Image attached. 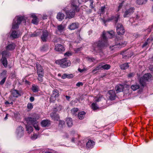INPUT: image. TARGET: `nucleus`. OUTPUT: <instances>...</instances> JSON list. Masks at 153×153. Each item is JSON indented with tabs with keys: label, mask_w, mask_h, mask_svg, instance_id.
I'll return each mask as SVG.
<instances>
[{
	"label": "nucleus",
	"mask_w": 153,
	"mask_h": 153,
	"mask_svg": "<svg viewBox=\"0 0 153 153\" xmlns=\"http://www.w3.org/2000/svg\"><path fill=\"white\" fill-rule=\"evenodd\" d=\"M114 35V33L113 31L105 32L103 31L101 35L100 40L97 42H95L93 45L94 50L97 53L102 52V50L108 45V38H112Z\"/></svg>",
	"instance_id": "nucleus-1"
},
{
	"label": "nucleus",
	"mask_w": 153,
	"mask_h": 153,
	"mask_svg": "<svg viewBox=\"0 0 153 153\" xmlns=\"http://www.w3.org/2000/svg\"><path fill=\"white\" fill-rule=\"evenodd\" d=\"M121 41L120 38L117 37L115 39V44L110 47V50L111 51H115L119 48L125 46L126 44V42H124V43H123Z\"/></svg>",
	"instance_id": "nucleus-2"
},
{
	"label": "nucleus",
	"mask_w": 153,
	"mask_h": 153,
	"mask_svg": "<svg viewBox=\"0 0 153 153\" xmlns=\"http://www.w3.org/2000/svg\"><path fill=\"white\" fill-rule=\"evenodd\" d=\"M55 63L56 64L59 65L62 68H65L70 66L71 65V62L66 58L56 60L55 61Z\"/></svg>",
	"instance_id": "nucleus-3"
},
{
	"label": "nucleus",
	"mask_w": 153,
	"mask_h": 153,
	"mask_svg": "<svg viewBox=\"0 0 153 153\" xmlns=\"http://www.w3.org/2000/svg\"><path fill=\"white\" fill-rule=\"evenodd\" d=\"M36 68L37 70V74L38 75L37 79L40 82H42L43 81L44 76V71L42 67L39 64H36Z\"/></svg>",
	"instance_id": "nucleus-4"
},
{
	"label": "nucleus",
	"mask_w": 153,
	"mask_h": 153,
	"mask_svg": "<svg viewBox=\"0 0 153 153\" xmlns=\"http://www.w3.org/2000/svg\"><path fill=\"white\" fill-rule=\"evenodd\" d=\"M152 77V75L150 73L146 74L143 77L140 78V83L142 86L144 87L146 85V82L151 79Z\"/></svg>",
	"instance_id": "nucleus-5"
},
{
	"label": "nucleus",
	"mask_w": 153,
	"mask_h": 153,
	"mask_svg": "<svg viewBox=\"0 0 153 153\" xmlns=\"http://www.w3.org/2000/svg\"><path fill=\"white\" fill-rule=\"evenodd\" d=\"M25 19L24 16H17L13 20L12 24V28L13 29H17L19 27V25L21 22L25 21Z\"/></svg>",
	"instance_id": "nucleus-6"
},
{
	"label": "nucleus",
	"mask_w": 153,
	"mask_h": 153,
	"mask_svg": "<svg viewBox=\"0 0 153 153\" xmlns=\"http://www.w3.org/2000/svg\"><path fill=\"white\" fill-rule=\"evenodd\" d=\"M117 33L119 35H123L125 33V30L123 24L121 23H117L116 25Z\"/></svg>",
	"instance_id": "nucleus-7"
},
{
	"label": "nucleus",
	"mask_w": 153,
	"mask_h": 153,
	"mask_svg": "<svg viewBox=\"0 0 153 153\" xmlns=\"http://www.w3.org/2000/svg\"><path fill=\"white\" fill-rule=\"evenodd\" d=\"M120 19V15L117 14L115 16H112L108 18L104 22L105 23V22H108L110 21L114 20V23L116 25L117 24L118 20H119Z\"/></svg>",
	"instance_id": "nucleus-8"
},
{
	"label": "nucleus",
	"mask_w": 153,
	"mask_h": 153,
	"mask_svg": "<svg viewBox=\"0 0 153 153\" xmlns=\"http://www.w3.org/2000/svg\"><path fill=\"white\" fill-rule=\"evenodd\" d=\"M57 111V109L55 108L54 111L50 114V117L54 121H58L59 119V114H56Z\"/></svg>",
	"instance_id": "nucleus-9"
},
{
	"label": "nucleus",
	"mask_w": 153,
	"mask_h": 153,
	"mask_svg": "<svg viewBox=\"0 0 153 153\" xmlns=\"http://www.w3.org/2000/svg\"><path fill=\"white\" fill-rule=\"evenodd\" d=\"M24 128L21 126H19L16 129V133L17 136L19 137H22L24 134Z\"/></svg>",
	"instance_id": "nucleus-10"
},
{
	"label": "nucleus",
	"mask_w": 153,
	"mask_h": 153,
	"mask_svg": "<svg viewBox=\"0 0 153 153\" xmlns=\"http://www.w3.org/2000/svg\"><path fill=\"white\" fill-rule=\"evenodd\" d=\"M57 29L56 30V33L59 35H60L63 33L65 27L62 24L58 25L57 26Z\"/></svg>",
	"instance_id": "nucleus-11"
},
{
	"label": "nucleus",
	"mask_w": 153,
	"mask_h": 153,
	"mask_svg": "<svg viewBox=\"0 0 153 153\" xmlns=\"http://www.w3.org/2000/svg\"><path fill=\"white\" fill-rule=\"evenodd\" d=\"M135 8L134 7H131L126 10L124 13L123 17L124 18L129 17L131 14H132L134 12Z\"/></svg>",
	"instance_id": "nucleus-12"
},
{
	"label": "nucleus",
	"mask_w": 153,
	"mask_h": 153,
	"mask_svg": "<svg viewBox=\"0 0 153 153\" xmlns=\"http://www.w3.org/2000/svg\"><path fill=\"white\" fill-rule=\"evenodd\" d=\"M108 93L109 95V97L110 100H115L116 95L114 90H109L108 91Z\"/></svg>",
	"instance_id": "nucleus-13"
},
{
	"label": "nucleus",
	"mask_w": 153,
	"mask_h": 153,
	"mask_svg": "<svg viewBox=\"0 0 153 153\" xmlns=\"http://www.w3.org/2000/svg\"><path fill=\"white\" fill-rule=\"evenodd\" d=\"M48 35V32L47 30H45L42 31L41 38L43 42H45L47 41Z\"/></svg>",
	"instance_id": "nucleus-14"
},
{
	"label": "nucleus",
	"mask_w": 153,
	"mask_h": 153,
	"mask_svg": "<svg viewBox=\"0 0 153 153\" xmlns=\"http://www.w3.org/2000/svg\"><path fill=\"white\" fill-rule=\"evenodd\" d=\"M65 12L66 17L69 19L73 18L75 14V12L74 10L65 11Z\"/></svg>",
	"instance_id": "nucleus-15"
},
{
	"label": "nucleus",
	"mask_w": 153,
	"mask_h": 153,
	"mask_svg": "<svg viewBox=\"0 0 153 153\" xmlns=\"http://www.w3.org/2000/svg\"><path fill=\"white\" fill-rule=\"evenodd\" d=\"M79 2V0H72L71 3L72 7L74 8L76 12H78L79 10L78 7Z\"/></svg>",
	"instance_id": "nucleus-16"
},
{
	"label": "nucleus",
	"mask_w": 153,
	"mask_h": 153,
	"mask_svg": "<svg viewBox=\"0 0 153 153\" xmlns=\"http://www.w3.org/2000/svg\"><path fill=\"white\" fill-rule=\"evenodd\" d=\"M25 120L28 124H35L36 121V118L35 117H27L25 118Z\"/></svg>",
	"instance_id": "nucleus-17"
},
{
	"label": "nucleus",
	"mask_w": 153,
	"mask_h": 153,
	"mask_svg": "<svg viewBox=\"0 0 153 153\" xmlns=\"http://www.w3.org/2000/svg\"><path fill=\"white\" fill-rule=\"evenodd\" d=\"M10 92L11 95L14 97L17 98L21 95V92L17 90L12 89Z\"/></svg>",
	"instance_id": "nucleus-18"
},
{
	"label": "nucleus",
	"mask_w": 153,
	"mask_h": 153,
	"mask_svg": "<svg viewBox=\"0 0 153 153\" xmlns=\"http://www.w3.org/2000/svg\"><path fill=\"white\" fill-rule=\"evenodd\" d=\"M55 50L58 52H62L65 50V47L62 45L60 44H57L55 45Z\"/></svg>",
	"instance_id": "nucleus-19"
},
{
	"label": "nucleus",
	"mask_w": 153,
	"mask_h": 153,
	"mask_svg": "<svg viewBox=\"0 0 153 153\" xmlns=\"http://www.w3.org/2000/svg\"><path fill=\"white\" fill-rule=\"evenodd\" d=\"M59 96L58 91L57 90H54L53 91V94L50 98V100L51 101L52 100L54 101L56 99V98Z\"/></svg>",
	"instance_id": "nucleus-20"
},
{
	"label": "nucleus",
	"mask_w": 153,
	"mask_h": 153,
	"mask_svg": "<svg viewBox=\"0 0 153 153\" xmlns=\"http://www.w3.org/2000/svg\"><path fill=\"white\" fill-rule=\"evenodd\" d=\"M95 145V142L92 140H89L86 144V147L88 148H92Z\"/></svg>",
	"instance_id": "nucleus-21"
},
{
	"label": "nucleus",
	"mask_w": 153,
	"mask_h": 153,
	"mask_svg": "<svg viewBox=\"0 0 153 153\" xmlns=\"http://www.w3.org/2000/svg\"><path fill=\"white\" fill-rule=\"evenodd\" d=\"M16 44L14 43L8 45L6 47V49L8 51H12L15 48Z\"/></svg>",
	"instance_id": "nucleus-22"
},
{
	"label": "nucleus",
	"mask_w": 153,
	"mask_h": 153,
	"mask_svg": "<svg viewBox=\"0 0 153 153\" xmlns=\"http://www.w3.org/2000/svg\"><path fill=\"white\" fill-rule=\"evenodd\" d=\"M8 50H4L1 53L2 58H6L8 57L10 55V53L7 51Z\"/></svg>",
	"instance_id": "nucleus-23"
},
{
	"label": "nucleus",
	"mask_w": 153,
	"mask_h": 153,
	"mask_svg": "<svg viewBox=\"0 0 153 153\" xmlns=\"http://www.w3.org/2000/svg\"><path fill=\"white\" fill-rule=\"evenodd\" d=\"M123 85L121 84L117 85L115 88V89L117 92L123 91Z\"/></svg>",
	"instance_id": "nucleus-24"
},
{
	"label": "nucleus",
	"mask_w": 153,
	"mask_h": 153,
	"mask_svg": "<svg viewBox=\"0 0 153 153\" xmlns=\"http://www.w3.org/2000/svg\"><path fill=\"white\" fill-rule=\"evenodd\" d=\"M31 17L33 18L31 22L35 25L37 24L39 22L38 18L34 14L32 15Z\"/></svg>",
	"instance_id": "nucleus-25"
},
{
	"label": "nucleus",
	"mask_w": 153,
	"mask_h": 153,
	"mask_svg": "<svg viewBox=\"0 0 153 153\" xmlns=\"http://www.w3.org/2000/svg\"><path fill=\"white\" fill-rule=\"evenodd\" d=\"M86 113L83 111H82L79 112L77 117L80 120L83 119L85 116Z\"/></svg>",
	"instance_id": "nucleus-26"
},
{
	"label": "nucleus",
	"mask_w": 153,
	"mask_h": 153,
	"mask_svg": "<svg viewBox=\"0 0 153 153\" xmlns=\"http://www.w3.org/2000/svg\"><path fill=\"white\" fill-rule=\"evenodd\" d=\"M78 27V24L76 23H72L69 26V28L71 30H74Z\"/></svg>",
	"instance_id": "nucleus-27"
},
{
	"label": "nucleus",
	"mask_w": 153,
	"mask_h": 153,
	"mask_svg": "<svg viewBox=\"0 0 153 153\" xmlns=\"http://www.w3.org/2000/svg\"><path fill=\"white\" fill-rule=\"evenodd\" d=\"M65 17L64 14L62 12L59 13L57 16L56 18L59 21H62Z\"/></svg>",
	"instance_id": "nucleus-28"
},
{
	"label": "nucleus",
	"mask_w": 153,
	"mask_h": 153,
	"mask_svg": "<svg viewBox=\"0 0 153 153\" xmlns=\"http://www.w3.org/2000/svg\"><path fill=\"white\" fill-rule=\"evenodd\" d=\"M10 36H12L13 39L18 38L19 36V34L16 30H13L12 31L10 34Z\"/></svg>",
	"instance_id": "nucleus-29"
},
{
	"label": "nucleus",
	"mask_w": 153,
	"mask_h": 153,
	"mask_svg": "<svg viewBox=\"0 0 153 153\" xmlns=\"http://www.w3.org/2000/svg\"><path fill=\"white\" fill-rule=\"evenodd\" d=\"M140 88V86L138 83H136L131 86V88L133 91H136L139 89Z\"/></svg>",
	"instance_id": "nucleus-30"
},
{
	"label": "nucleus",
	"mask_w": 153,
	"mask_h": 153,
	"mask_svg": "<svg viewBox=\"0 0 153 153\" xmlns=\"http://www.w3.org/2000/svg\"><path fill=\"white\" fill-rule=\"evenodd\" d=\"M120 66L122 70H125L129 68V65L128 63H126L121 65Z\"/></svg>",
	"instance_id": "nucleus-31"
},
{
	"label": "nucleus",
	"mask_w": 153,
	"mask_h": 153,
	"mask_svg": "<svg viewBox=\"0 0 153 153\" xmlns=\"http://www.w3.org/2000/svg\"><path fill=\"white\" fill-rule=\"evenodd\" d=\"M1 61L5 68L7 67V61L6 58H2L1 57Z\"/></svg>",
	"instance_id": "nucleus-32"
},
{
	"label": "nucleus",
	"mask_w": 153,
	"mask_h": 153,
	"mask_svg": "<svg viewBox=\"0 0 153 153\" xmlns=\"http://www.w3.org/2000/svg\"><path fill=\"white\" fill-rule=\"evenodd\" d=\"M101 68L104 70H108L111 68V65L108 64H105L103 65V63L101 62Z\"/></svg>",
	"instance_id": "nucleus-33"
},
{
	"label": "nucleus",
	"mask_w": 153,
	"mask_h": 153,
	"mask_svg": "<svg viewBox=\"0 0 153 153\" xmlns=\"http://www.w3.org/2000/svg\"><path fill=\"white\" fill-rule=\"evenodd\" d=\"M26 127L28 133H30L33 131V126L30 125H26Z\"/></svg>",
	"instance_id": "nucleus-34"
},
{
	"label": "nucleus",
	"mask_w": 153,
	"mask_h": 153,
	"mask_svg": "<svg viewBox=\"0 0 153 153\" xmlns=\"http://www.w3.org/2000/svg\"><path fill=\"white\" fill-rule=\"evenodd\" d=\"M49 49L48 46L47 44L43 45L40 48L41 51L43 52L47 51Z\"/></svg>",
	"instance_id": "nucleus-35"
},
{
	"label": "nucleus",
	"mask_w": 153,
	"mask_h": 153,
	"mask_svg": "<svg viewBox=\"0 0 153 153\" xmlns=\"http://www.w3.org/2000/svg\"><path fill=\"white\" fill-rule=\"evenodd\" d=\"M39 87L35 84L32 85V90L34 92H36L38 91Z\"/></svg>",
	"instance_id": "nucleus-36"
},
{
	"label": "nucleus",
	"mask_w": 153,
	"mask_h": 153,
	"mask_svg": "<svg viewBox=\"0 0 153 153\" xmlns=\"http://www.w3.org/2000/svg\"><path fill=\"white\" fill-rule=\"evenodd\" d=\"M53 41L54 43L59 42L60 43H62L63 41L60 38L55 37L53 39Z\"/></svg>",
	"instance_id": "nucleus-37"
},
{
	"label": "nucleus",
	"mask_w": 153,
	"mask_h": 153,
	"mask_svg": "<svg viewBox=\"0 0 153 153\" xmlns=\"http://www.w3.org/2000/svg\"><path fill=\"white\" fill-rule=\"evenodd\" d=\"M101 64L100 63L92 71V72L93 73L95 71L101 69Z\"/></svg>",
	"instance_id": "nucleus-38"
},
{
	"label": "nucleus",
	"mask_w": 153,
	"mask_h": 153,
	"mask_svg": "<svg viewBox=\"0 0 153 153\" xmlns=\"http://www.w3.org/2000/svg\"><path fill=\"white\" fill-rule=\"evenodd\" d=\"M65 122L67 124H72V120L71 118H67L66 119Z\"/></svg>",
	"instance_id": "nucleus-39"
},
{
	"label": "nucleus",
	"mask_w": 153,
	"mask_h": 153,
	"mask_svg": "<svg viewBox=\"0 0 153 153\" xmlns=\"http://www.w3.org/2000/svg\"><path fill=\"white\" fill-rule=\"evenodd\" d=\"M50 124V120L48 119L43 120L41 123V124Z\"/></svg>",
	"instance_id": "nucleus-40"
},
{
	"label": "nucleus",
	"mask_w": 153,
	"mask_h": 153,
	"mask_svg": "<svg viewBox=\"0 0 153 153\" xmlns=\"http://www.w3.org/2000/svg\"><path fill=\"white\" fill-rule=\"evenodd\" d=\"M91 107V108L94 111L99 109V108L97 106V104L94 103L92 104Z\"/></svg>",
	"instance_id": "nucleus-41"
},
{
	"label": "nucleus",
	"mask_w": 153,
	"mask_h": 153,
	"mask_svg": "<svg viewBox=\"0 0 153 153\" xmlns=\"http://www.w3.org/2000/svg\"><path fill=\"white\" fill-rule=\"evenodd\" d=\"M79 111L77 108H74L71 110L72 114H75Z\"/></svg>",
	"instance_id": "nucleus-42"
},
{
	"label": "nucleus",
	"mask_w": 153,
	"mask_h": 153,
	"mask_svg": "<svg viewBox=\"0 0 153 153\" xmlns=\"http://www.w3.org/2000/svg\"><path fill=\"white\" fill-rule=\"evenodd\" d=\"M124 3V1H123L122 2L119 4V6H118V9L117 11H119L120 9L122 8Z\"/></svg>",
	"instance_id": "nucleus-43"
},
{
	"label": "nucleus",
	"mask_w": 153,
	"mask_h": 153,
	"mask_svg": "<svg viewBox=\"0 0 153 153\" xmlns=\"http://www.w3.org/2000/svg\"><path fill=\"white\" fill-rule=\"evenodd\" d=\"M27 108L28 109L30 110H31L33 108L32 104L30 102L28 103L27 105Z\"/></svg>",
	"instance_id": "nucleus-44"
},
{
	"label": "nucleus",
	"mask_w": 153,
	"mask_h": 153,
	"mask_svg": "<svg viewBox=\"0 0 153 153\" xmlns=\"http://www.w3.org/2000/svg\"><path fill=\"white\" fill-rule=\"evenodd\" d=\"M150 40V39L149 38H148L146 40L145 42V43L142 45V47L143 48H144L145 47H146L148 44H149L150 42H148Z\"/></svg>",
	"instance_id": "nucleus-45"
},
{
	"label": "nucleus",
	"mask_w": 153,
	"mask_h": 153,
	"mask_svg": "<svg viewBox=\"0 0 153 153\" xmlns=\"http://www.w3.org/2000/svg\"><path fill=\"white\" fill-rule=\"evenodd\" d=\"M38 137V135L37 134H33L31 137V139L33 140H35Z\"/></svg>",
	"instance_id": "nucleus-46"
},
{
	"label": "nucleus",
	"mask_w": 153,
	"mask_h": 153,
	"mask_svg": "<svg viewBox=\"0 0 153 153\" xmlns=\"http://www.w3.org/2000/svg\"><path fill=\"white\" fill-rule=\"evenodd\" d=\"M6 77H4L1 80V81L0 82V84L1 85H3L4 83L6 81Z\"/></svg>",
	"instance_id": "nucleus-47"
},
{
	"label": "nucleus",
	"mask_w": 153,
	"mask_h": 153,
	"mask_svg": "<svg viewBox=\"0 0 153 153\" xmlns=\"http://www.w3.org/2000/svg\"><path fill=\"white\" fill-rule=\"evenodd\" d=\"M64 55L68 57L72 55V53L70 51H68L65 53Z\"/></svg>",
	"instance_id": "nucleus-48"
},
{
	"label": "nucleus",
	"mask_w": 153,
	"mask_h": 153,
	"mask_svg": "<svg viewBox=\"0 0 153 153\" xmlns=\"http://www.w3.org/2000/svg\"><path fill=\"white\" fill-rule=\"evenodd\" d=\"M144 0H137V3L139 5H142L144 2Z\"/></svg>",
	"instance_id": "nucleus-49"
},
{
	"label": "nucleus",
	"mask_w": 153,
	"mask_h": 153,
	"mask_svg": "<svg viewBox=\"0 0 153 153\" xmlns=\"http://www.w3.org/2000/svg\"><path fill=\"white\" fill-rule=\"evenodd\" d=\"M7 72V71L6 70H4L0 74V76H4H4H5Z\"/></svg>",
	"instance_id": "nucleus-50"
},
{
	"label": "nucleus",
	"mask_w": 153,
	"mask_h": 153,
	"mask_svg": "<svg viewBox=\"0 0 153 153\" xmlns=\"http://www.w3.org/2000/svg\"><path fill=\"white\" fill-rule=\"evenodd\" d=\"M134 75V73H129L127 75L128 77L131 78L133 77Z\"/></svg>",
	"instance_id": "nucleus-51"
},
{
	"label": "nucleus",
	"mask_w": 153,
	"mask_h": 153,
	"mask_svg": "<svg viewBox=\"0 0 153 153\" xmlns=\"http://www.w3.org/2000/svg\"><path fill=\"white\" fill-rule=\"evenodd\" d=\"M105 9V6L102 7L100 9V12L102 13H104Z\"/></svg>",
	"instance_id": "nucleus-52"
},
{
	"label": "nucleus",
	"mask_w": 153,
	"mask_h": 153,
	"mask_svg": "<svg viewBox=\"0 0 153 153\" xmlns=\"http://www.w3.org/2000/svg\"><path fill=\"white\" fill-rule=\"evenodd\" d=\"M38 35V33H36L35 32L31 34V37H36Z\"/></svg>",
	"instance_id": "nucleus-53"
},
{
	"label": "nucleus",
	"mask_w": 153,
	"mask_h": 153,
	"mask_svg": "<svg viewBox=\"0 0 153 153\" xmlns=\"http://www.w3.org/2000/svg\"><path fill=\"white\" fill-rule=\"evenodd\" d=\"M35 128V129L37 130H39V127L38 126V125H32Z\"/></svg>",
	"instance_id": "nucleus-54"
},
{
	"label": "nucleus",
	"mask_w": 153,
	"mask_h": 153,
	"mask_svg": "<svg viewBox=\"0 0 153 153\" xmlns=\"http://www.w3.org/2000/svg\"><path fill=\"white\" fill-rule=\"evenodd\" d=\"M83 83L82 82H78L76 84V85L77 86L79 87L80 85L82 86L83 85Z\"/></svg>",
	"instance_id": "nucleus-55"
},
{
	"label": "nucleus",
	"mask_w": 153,
	"mask_h": 153,
	"mask_svg": "<svg viewBox=\"0 0 153 153\" xmlns=\"http://www.w3.org/2000/svg\"><path fill=\"white\" fill-rule=\"evenodd\" d=\"M67 78H71L73 77L74 76L72 74H67Z\"/></svg>",
	"instance_id": "nucleus-56"
},
{
	"label": "nucleus",
	"mask_w": 153,
	"mask_h": 153,
	"mask_svg": "<svg viewBox=\"0 0 153 153\" xmlns=\"http://www.w3.org/2000/svg\"><path fill=\"white\" fill-rule=\"evenodd\" d=\"M65 122L63 120H59V124H64Z\"/></svg>",
	"instance_id": "nucleus-57"
},
{
	"label": "nucleus",
	"mask_w": 153,
	"mask_h": 153,
	"mask_svg": "<svg viewBox=\"0 0 153 153\" xmlns=\"http://www.w3.org/2000/svg\"><path fill=\"white\" fill-rule=\"evenodd\" d=\"M67 74H64L62 75V78L63 79H65L66 78H67Z\"/></svg>",
	"instance_id": "nucleus-58"
},
{
	"label": "nucleus",
	"mask_w": 153,
	"mask_h": 153,
	"mask_svg": "<svg viewBox=\"0 0 153 153\" xmlns=\"http://www.w3.org/2000/svg\"><path fill=\"white\" fill-rule=\"evenodd\" d=\"M35 100L34 97H30V102H32L34 101Z\"/></svg>",
	"instance_id": "nucleus-59"
},
{
	"label": "nucleus",
	"mask_w": 153,
	"mask_h": 153,
	"mask_svg": "<svg viewBox=\"0 0 153 153\" xmlns=\"http://www.w3.org/2000/svg\"><path fill=\"white\" fill-rule=\"evenodd\" d=\"M140 17V16L138 15H136V16L134 17V18L135 20H137V19H138Z\"/></svg>",
	"instance_id": "nucleus-60"
},
{
	"label": "nucleus",
	"mask_w": 153,
	"mask_h": 153,
	"mask_svg": "<svg viewBox=\"0 0 153 153\" xmlns=\"http://www.w3.org/2000/svg\"><path fill=\"white\" fill-rule=\"evenodd\" d=\"M65 97L67 100H69L70 99L71 97L70 96L66 95L65 96Z\"/></svg>",
	"instance_id": "nucleus-61"
},
{
	"label": "nucleus",
	"mask_w": 153,
	"mask_h": 153,
	"mask_svg": "<svg viewBox=\"0 0 153 153\" xmlns=\"http://www.w3.org/2000/svg\"><path fill=\"white\" fill-rule=\"evenodd\" d=\"M84 70V69H81L79 68L78 69V71L80 73L82 72Z\"/></svg>",
	"instance_id": "nucleus-62"
},
{
	"label": "nucleus",
	"mask_w": 153,
	"mask_h": 153,
	"mask_svg": "<svg viewBox=\"0 0 153 153\" xmlns=\"http://www.w3.org/2000/svg\"><path fill=\"white\" fill-rule=\"evenodd\" d=\"M5 104L7 105L10 104V103L8 101H6L5 102Z\"/></svg>",
	"instance_id": "nucleus-63"
},
{
	"label": "nucleus",
	"mask_w": 153,
	"mask_h": 153,
	"mask_svg": "<svg viewBox=\"0 0 153 153\" xmlns=\"http://www.w3.org/2000/svg\"><path fill=\"white\" fill-rule=\"evenodd\" d=\"M47 16L46 15L45 16H44L43 17V19H47Z\"/></svg>",
	"instance_id": "nucleus-64"
}]
</instances>
